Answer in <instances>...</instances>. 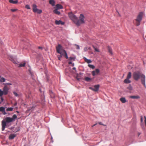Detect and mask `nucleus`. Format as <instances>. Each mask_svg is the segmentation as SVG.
I'll list each match as a JSON object with an SVG mask.
<instances>
[{
	"label": "nucleus",
	"mask_w": 146,
	"mask_h": 146,
	"mask_svg": "<svg viewBox=\"0 0 146 146\" xmlns=\"http://www.w3.org/2000/svg\"><path fill=\"white\" fill-rule=\"evenodd\" d=\"M68 16L70 18L77 26H79L82 24L84 23V17L82 14H81L79 17V19L72 13H68Z\"/></svg>",
	"instance_id": "1"
},
{
	"label": "nucleus",
	"mask_w": 146,
	"mask_h": 146,
	"mask_svg": "<svg viewBox=\"0 0 146 146\" xmlns=\"http://www.w3.org/2000/svg\"><path fill=\"white\" fill-rule=\"evenodd\" d=\"M133 78L136 81H138L141 78L142 84L145 87V77L143 74L139 71H135L133 72L132 75Z\"/></svg>",
	"instance_id": "2"
},
{
	"label": "nucleus",
	"mask_w": 146,
	"mask_h": 146,
	"mask_svg": "<svg viewBox=\"0 0 146 146\" xmlns=\"http://www.w3.org/2000/svg\"><path fill=\"white\" fill-rule=\"evenodd\" d=\"M17 118L16 115L14 114L13 115L12 117H7L5 118L4 120H3L2 121V130L3 131L6 126L7 123H10L15 121V119Z\"/></svg>",
	"instance_id": "3"
},
{
	"label": "nucleus",
	"mask_w": 146,
	"mask_h": 146,
	"mask_svg": "<svg viewBox=\"0 0 146 146\" xmlns=\"http://www.w3.org/2000/svg\"><path fill=\"white\" fill-rule=\"evenodd\" d=\"M56 52L61 55H63L66 58H68L67 54L65 50L62 48V46L60 44H59L56 47Z\"/></svg>",
	"instance_id": "4"
},
{
	"label": "nucleus",
	"mask_w": 146,
	"mask_h": 146,
	"mask_svg": "<svg viewBox=\"0 0 146 146\" xmlns=\"http://www.w3.org/2000/svg\"><path fill=\"white\" fill-rule=\"evenodd\" d=\"M143 15L144 13L142 12H140L138 14L136 19L134 21V22L136 26H138L140 24V23Z\"/></svg>",
	"instance_id": "5"
},
{
	"label": "nucleus",
	"mask_w": 146,
	"mask_h": 146,
	"mask_svg": "<svg viewBox=\"0 0 146 146\" xmlns=\"http://www.w3.org/2000/svg\"><path fill=\"white\" fill-rule=\"evenodd\" d=\"M9 90V89L8 87L6 86H4L3 91L0 89V97H1L3 95H7L8 93Z\"/></svg>",
	"instance_id": "6"
},
{
	"label": "nucleus",
	"mask_w": 146,
	"mask_h": 146,
	"mask_svg": "<svg viewBox=\"0 0 146 146\" xmlns=\"http://www.w3.org/2000/svg\"><path fill=\"white\" fill-rule=\"evenodd\" d=\"M33 11L35 13H37L38 14H40L42 12L41 9H39L37 8V6L35 4H33L32 5Z\"/></svg>",
	"instance_id": "7"
},
{
	"label": "nucleus",
	"mask_w": 146,
	"mask_h": 146,
	"mask_svg": "<svg viewBox=\"0 0 146 146\" xmlns=\"http://www.w3.org/2000/svg\"><path fill=\"white\" fill-rule=\"evenodd\" d=\"M100 70L98 69H96L95 70H94L92 72V74L93 76H94L96 75H98L100 72Z\"/></svg>",
	"instance_id": "8"
},
{
	"label": "nucleus",
	"mask_w": 146,
	"mask_h": 146,
	"mask_svg": "<svg viewBox=\"0 0 146 146\" xmlns=\"http://www.w3.org/2000/svg\"><path fill=\"white\" fill-rule=\"evenodd\" d=\"M55 23L57 25H59L61 24V25H63L64 24V23L62 22L60 20L57 21L56 20L55 21Z\"/></svg>",
	"instance_id": "9"
},
{
	"label": "nucleus",
	"mask_w": 146,
	"mask_h": 146,
	"mask_svg": "<svg viewBox=\"0 0 146 146\" xmlns=\"http://www.w3.org/2000/svg\"><path fill=\"white\" fill-rule=\"evenodd\" d=\"M49 3L52 6H54L55 5V2L54 0H50Z\"/></svg>",
	"instance_id": "10"
},
{
	"label": "nucleus",
	"mask_w": 146,
	"mask_h": 146,
	"mask_svg": "<svg viewBox=\"0 0 146 146\" xmlns=\"http://www.w3.org/2000/svg\"><path fill=\"white\" fill-rule=\"evenodd\" d=\"M56 9H62L63 8V6L60 4H58L56 5Z\"/></svg>",
	"instance_id": "11"
},
{
	"label": "nucleus",
	"mask_w": 146,
	"mask_h": 146,
	"mask_svg": "<svg viewBox=\"0 0 146 146\" xmlns=\"http://www.w3.org/2000/svg\"><path fill=\"white\" fill-rule=\"evenodd\" d=\"M99 87L100 85H95L94 86V91L95 92L99 90Z\"/></svg>",
	"instance_id": "12"
},
{
	"label": "nucleus",
	"mask_w": 146,
	"mask_h": 146,
	"mask_svg": "<svg viewBox=\"0 0 146 146\" xmlns=\"http://www.w3.org/2000/svg\"><path fill=\"white\" fill-rule=\"evenodd\" d=\"M83 59L87 63H90L92 62V61L88 59L85 57H84Z\"/></svg>",
	"instance_id": "13"
},
{
	"label": "nucleus",
	"mask_w": 146,
	"mask_h": 146,
	"mask_svg": "<svg viewBox=\"0 0 146 146\" xmlns=\"http://www.w3.org/2000/svg\"><path fill=\"white\" fill-rule=\"evenodd\" d=\"M16 136V135L15 134H11L9 137V138L10 139H13Z\"/></svg>",
	"instance_id": "14"
},
{
	"label": "nucleus",
	"mask_w": 146,
	"mask_h": 146,
	"mask_svg": "<svg viewBox=\"0 0 146 146\" xmlns=\"http://www.w3.org/2000/svg\"><path fill=\"white\" fill-rule=\"evenodd\" d=\"M129 98L132 99H139L140 98V97L138 96H131L129 97Z\"/></svg>",
	"instance_id": "15"
},
{
	"label": "nucleus",
	"mask_w": 146,
	"mask_h": 146,
	"mask_svg": "<svg viewBox=\"0 0 146 146\" xmlns=\"http://www.w3.org/2000/svg\"><path fill=\"white\" fill-rule=\"evenodd\" d=\"M57 9H56L53 10V12L58 15H60V12L58 11Z\"/></svg>",
	"instance_id": "16"
},
{
	"label": "nucleus",
	"mask_w": 146,
	"mask_h": 146,
	"mask_svg": "<svg viewBox=\"0 0 146 146\" xmlns=\"http://www.w3.org/2000/svg\"><path fill=\"white\" fill-rule=\"evenodd\" d=\"M6 79L3 77H0V82L2 83L5 82L6 81Z\"/></svg>",
	"instance_id": "17"
},
{
	"label": "nucleus",
	"mask_w": 146,
	"mask_h": 146,
	"mask_svg": "<svg viewBox=\"0 0 146 146\" xmlns=\"http://www.w3.org/2000/svg\"><path fill=\"white\" fill-rule=\"evenodd\" d=\"M9 2L10 3L13 4H17L18 2V1L17 0L13 1V0H9Z\"/></svg>",
	"instance_id": "18"
},
{
	"label": "nucleus",
	"mask_w": 146,
	"mask_h": 146,
	"mask_svg": "<svg viewBox=\"0 0 146 146\" xmlns=\"http://www.w3.org/2000/svg\"><path fill=\"white\" fill-rule=\"evenodd\" d=\"M120 100L122 103H125L127 101L125 98L124 97H122L120 98Z\"/></svg>",
	"instance_id": "19"
},
{
	"label": "nucleus",
	"mask_w": 146,
	"mask_h": 146,
	"mask_svg": "<svg viewBox=\"0 0 146 146\" xmlns=\"http://www.w3.org/2000/svg\"><path fill=\"white\" fill-rule=\"evenodd\" d=\"M49 93L50 96L51 98H54L55 97L54 94L52 91L50 90Z\"/></svg>",
	"instance_id": "20"
},
{
	"label": "nucleus",
	"mask_w": 146,
	"mask_h": 146,
	"mask_svg": "<svg viewBox=\"0 0 146 146\" xmlns=\"http://www.w3.org/2000/svg\"><path fill=\"white\" fill-rule=\"evenodd\" d=\"M124 82L126 84H129L131 82V81L129 80V79H127L126 78L125 79L124 81Z\"/></svg>",
	"instance_id": "21"
},
{
	"label": "nucleus",
	"mask_w": 146,
	"mask_h": 146,
	"mask_svg": "<svg viewBox=\"0 0 146 146\" xmlns=\"http://www.w3.org/2000/svg\"><path fill=\"white\" fill-rule=\"evenodd\" d=\"M131 73L130 72H129L127 76V79H130L131 77Z\"/></svg>",
	"instance_id": "22"
},
{
	"label": "nucleus",
	"mask_w": 146,
	"mask_h": 146,
	"mask_svg": "<svg viewBox=\"0 0 146 146\" xmlns=\"http://www.w3.org/2000/svg\"><path fill=\"white\" fill-rule=\"evenodd\" d=\"M109 52L111 54H112V50L111 48L110 47H108V48Z\"/></svg>",
	"instance_id": "23"
},
{
	"label": "nucleus",
	"mask_w": 146,
	"mask_h": 146,
	"mask_svg": "<svg viewBox=\"0 0 146 146\" xmlns=\"http://www.w3.org/2000/svg\"><path fill=\"white\" fill-rule=\"evenodd\" d=\"M84 80L88 82L91 80V79L88 77H86L84 78Z\"/></svg>",
	"instance_id": "24"
},
{
	"label": "nucleus",
	"mask_w": 146,
	"mask_h": 146,
	"mask_svg": "<svg viewBox=\"0 0 146 146\" xmlns=\"http://www.w3.org/2000/svg\"><path fill=\"white\" fill-rule=\"evenodd\" d=\"M88 66L90 68H92V69H94L95 68V66L93 65L89 64L88 65Z\"/></svg>",
	"instance_id": "25"
},
{
	"label": "nucleus",
	"mask_w": 146,
	"mask_h": 146,
	"mask_svg": "<svg viewBox=\"0 0 146 146\" xmlns=\"http://www.w3.org/2000/svg\"><path fill=\"white\" fill-rule=\"evenodd\" d=\"M5 110V108L3 107H0V111L3 112Z\"/></svg>",
	"instance_id": "26"
},
{
	"label": "nucleus",
	"mask_w": 146,
	"mask_h": 146,
	"mask_svg": "<svg viewBox=\"0 0 146 146\" xmlns=\"http://www.w3.org/2000/svg\"><path fill=\"white\" fill-rule=\"evenodd\" d=\"M13 108H8L7 110H6L7 111H13Z\"/></svg>",
	"instance_id": "27"
},
{
	"label": "nucleus",
	"mask_w": 146,
	"mask_h": 146,
	"mask_svg": "<svg viewBox=\"0 0 146 146\" xmlns=\"http://www.w3.org/2000/svg\"><path fill=\"white\" fill-rule=\"evenodd\" d=\"M25 63H23V64H19V66L20 67H23L25 66Z\"/></svg>",
	"instance_id": "28"
},
{
	"label": "nucleus",
	"mask_w": 146,
	"mask_h": 146,
	"mask_svg": "<svg viewBox=\"0 0 146 146\" xmlns=\"http://www.w3.org/2000/svg\"><path fill=\"white\" fill-rule=\"evenodd\" d=\"M25 7L27 9H31V8H30L29 5H26V6H25Z\"/></svg>",
	"instance_id": "29"
},
{
	"label": "nucleus",
	"mask_w": 146,
	"mask_h": 146,
	"mask_svg": "<svg viewBox=\"0 0 146 146\" xmlns=\"http://www.w3.org/2000/svg\"><path fill=\"white\" fill-rule=\"evenodd\" d=\"M13 94L15 96L17 97L18 96L17 93L15 92H13Z\"/></svg>",
	"instance_id": "30"
},
{
	"label": "nucleus",
	"mask_w": 146,
	"mask_h": 146,
	"mask_svg": "<svg viewBox=\"0 0 146 146\" xmlns=\"http://www.w3.org/2000/svg\"><path fill=\"white\" fill-rule=\"evenodd\" d=\"M93 47L95 51L96 52H99V50L97 48H96L94 46H93Z\"/></svg>",
	"instance_id": "31"
},
{
	"label": "nucleus",
	"mask_w": 146,
	"mask_h": 146,
	"mask_svg": "<svg viewBox=\"0 0 146 146\" xmlns=\"http://www.w3.org/2000/svg\"><path fill=\"white\" fill-rule=\"evenodd\" d=\"M3 85H4V86H6L7 85H12V84L11 83H4Z\"/></svg>",
	"instance_id": "32"
},
{
	"label": "nucleus",
	"mask_w": 146,
	"mask_h": 146,
	"mask_svg": "<svg viewBox=\"0 0 146 146\" xmlns=\"http://www.w3.org/2000/svg\"><path fill=\"white\" fill-rule=\"evenodd\" d=\"M62 55H59V56H58V59L60 60H61V58H62Z\"/></svg>",
	"instance_id": "33"
},
{
	"label": "nucleus",
	"mask_w": 146,
	"mask_h": 146,
	"mask_svg": "<svg viewBox=\"0 0 146 146\" xmlns=\"http://www.w3.org/2000/svg\"><path fill=\"white\" fill-rule=\"evenodd\" d=\"M17 10V9H11V11L12 12H15Z\"/></svg>",
	"instance_id": "34"
},
{
	"label": "nucleus",
	"mask_w": 146,
	"mask_h": 146,
	"mask_svg": "<svg viewBox=\"0 0 146 146\" xmlns=\"http://www.w3.org/2000/svg\"><path fill=\"white\" fill-rule=\"evenodd\" d=\"M141 122L143 121V117L142 116H141Z\"/></svg>",
	"instance_id": "35"
},
{
	"label": "nucleus",
	"mask_w": 146,
	"mask_h": 146,
	"mask_svg": "<svg viewBox=\"0 0 146 146\" xmlns=\"http://www.w3.org/2000/svg\"><path fill=\"white\" fill-rule=\"evenodd\" d=\"M84 51H87L88 50L87 47H85L84 49Z\"/></svg>",
	"instance_id": "36"
},
{
	"label": "nucleus",
	"mask_w": 146,
	"mask_h": 146,
	"mask_svg": "<svg viewBox=\"0 0 146 146\" xmlns=\"http://www.w3.org/2000/svg\"><path fill=\"white\" fill-rule=\"evenodd\" d=\"M74 58L73 57H70V58H69V60H73V59H74Z\"/></svg>",
	"instance_id": "37"
},
{
	"label": "nucleus",
	"mask_w": 146,
	"mask_h": 146,
	"mask_svg": "<svg viewBox=\"0 0 146 146\" xmlns=\"http://www.w3.org/2000/svg\"><path fill=\"white\" fill-rule=\"evenodd\" d=\"M77 49H79L80 48L79 46L78 45H76V48Z\"/></svg>",
	"instance_id": "38"
},
{
	"label": "nucleus",
	"mask_w": 146,
	"mask_h": 146,
	"mask_svg": "<svg viewBox=\"0 0 146 146\" xmlns=\"http://www.w3.org/2000/svg\"><path fill=\"white\" fill-rule=\"evenodd\" d=\"M42 100V103H44V96L43 97V99Z\"/></svg>",
	"instance_id": "39"
},
{
	"label": "nucleus",
	"mask_w": 146,
	"mask_h": 146,
	"mask_svg": "<svg viewBox=\"0 0 146 146\" xmlns=\"http://www.w3.org/2000/svg\"><path fill=\"white\" fill-rule=\"evenodd\" d=\"M98 123L100 125H103L102 124V122H98Z\"/></svg>",
	"instance_id": "40"
},
{
	"label": "nucleus",
	"mask_w": 146,
	"mask_h": 146,
	"mask_svg": "<svg viewBox=\"0 0 146 146\" xmlns=\"http://www.w3.org/2000/svg\"><path fill=\"white\" fill-rule=\"evenodd\" d=\"M89 89H90L92 90L93 91H94V88H92V87H90L89 88Z\"/></svg>",
	"instance_id": "41"
},
{
	"label": "nucleus",
	"mask_w": 146,
	"mask_h": 146,
	"mask_svg": "<svg viewBox=\"0 0 146 146\" xmlns=\"http://www.w3.org/2000/svg\"><path fill=\"white\" fill-rule=\"evenodd\" d=\"M17 105V102H16L14 104V106H16Z\"/></svg>",
	"instance_id": "42"
},
{
	"label": "nucleus",
	"mask_w": 146,
	"mask_h": 146,
	"mask_svg": "<svg viewBox=\"0 0 146 146\" xmlns=\"http://www.w3.org/2000/svg\"><path fill=\"white\" fill-rule=\"evenodd\" d=\"M3 112V114L4 115H6L7 114V113L5 112V111H4Z\"/></svg>",
	"instance_id": "43"
},
{
	"label": "nucleus",
	"mask_w": 146,
	"mask_h": 146,
	"mask_svg": "<svg viewBox=\"0 0 146 146\" xmlns=\"http://www.w3.org/2000/svg\"><path fill=\"white\" fill-rule=\"evenodd\" d=\"M141 134V133L139 132H138L137 133V135L138 136H139V135Z\"/></svg>",
	"instance_id": "44"
},
{
	"label": "nucleus",
	"mask_w": 146,
	"mask_h": 146,
	"mask_svg": "<svg viewBox=\"0 0 146 146\" xmlns=\"http://www.w3.org/2000/svg\"><path fill=\"white\" fill-rule=\"evenodd\" d=\"M51 141H52V142H53V140H52V137H51Z\"/></svg>",
	"instance_id": "45"
},
{
	"label": "nucleus",
	"mask_w": 146,
	"mask_h": 146,
	"mask_svg": "<svg viewBox=\"0 0 146 146\" xmlns=\"http://www.w3.org/2000/svg\"><path fill=\"white\" fill-rule=\"evenodd\" d=\"M38 48L39 49H42V48L40 46H39L38 47Z\"/></svg>",
	"instance_id": "46"
},
{
	"label": "nucleus",
	"mask_w": 146,
	"mask_h": 146,
	"mask_svg": "<svg viewBox=\"0 0 146 146\" xmlns=\"http://www.w3.org/2000/svg\"><path fill=\"white\" fill-rule=\"evenodd\" d=\"M68 64H72V62H68Z\"/></svg>",
	"instance_id": "47"
},
{
	"label": "nucleus",
	"mask_w": 146,
	"mask_h": 146,
	"mask_svg": "<svg viewBox=\"0 0 146 146\" xmlns=\"http://www.w3.org/2000/svg\"><path fill=\"white\" fill-rule=\"evenodd\" d=\"M97 124V123L95 124H94V125H92V127H93L94 126H95Z\"/></svg>",
	"instance_id": "48"
},
{
	"label": "nucleus",
	"mask_w": 146,
	"mask_h": 146,
	"mask_svg": "<svg viewBox=\"0 0 146 146\" xmlns=\"http://www.w3.org/2000/svg\"><path fill=\"white\" fill-rule=\"evenodd\" d=\"M1 99L2 101H3V98H1Z\"/></svg>",
	"instance_id": "49"
},
{
	"label": "nucleus",
	"mask_w": 146,
	"mask_h": 146,
	"mask_svg": "<svg viewBox=\"0 0 146 146\" xmlns=\"http://www.w3.org/2000/svg\"><path fill=\"white\" fill-rule=\"evenodd\" d=\"M72 69H73V70H75L76 69V68L75 67H74V68H73Z\"/></svg>",
	"instance_id": "50"
},
{
	"label": "nucleus",
	"mask_w": 146,
	"mask_h": 146,
	"mask_svg": "<svg viewBox=\"0 0 146 146\" xmlns=\"http://www.w3.org/2000/svg\"><path fill=\"white\" fill-rule=\"evenodd\" d=\"M16 112H17L18 113H19V111H16Z\"/></svg>",
	"instance_id": "51"
},
{
	"label": "nucleus",
	"mask_w": 146,
	"mask_h": 146,
	"mask_svg": "<svg viewBox=\"0 0 146 146\" xmlns=\"http://www.w3.org/2000/svg\"><path fill=\"white\" fill-rule=\"evenodd\" d=\"M75 132L76 133H77L78 132H77V131L75 129Z\"/></svg>",
	"instance_id": "52"
},
{
	"label": "nucleus",
	"mask_w": 146,
	"mask_h": 146,
	"mask_svg": "<svg viewBox=\"0 0 146 146\" xmlns=\"http://www.w3.org/2000/svg\"><path fill=\"white\" fill-rule=\"evenodd\" d=\"M74 64H72V66H74Z\"/></svg>",
	"instance_id": "53"
},
{
	"label": "nucleus",
	"mask_w": 146,
	"mask_h": 146,
	"mask_svg": "<svg viewBox=\"0 0 146 146\" xmlns=\"http://www.w3.org/2000/svg\"><path fill=\"white\" fill-rule=\"evenodd\" d=\"M1 104V102H0V104Z\"/></svg>",
	"instance_id": "54"
},
{
	"label": "nucleus",
	"mask_w": 146,
	"mask_h": 146,
	"mask_svg": "<svg viewBox=\"0 0 146 146\" xmlns=\"http://www.w3.org/2000/svg\"><path fill=\"white\" fill-rule=\"evenodd\" d=\"M89 48V49H90V47H89V48Z\"/></svg>",
	"instance_id": "55"
}]
</instances>
